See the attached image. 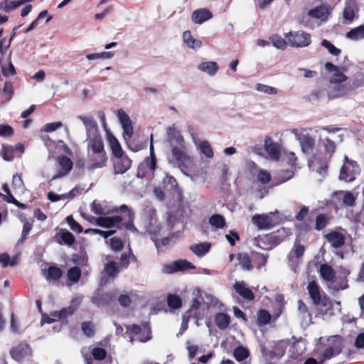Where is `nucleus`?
<instances>
[{"label": "nucleus", "instance_id": "f257e3e1", "mask_svg": "<svg viewBox=\"0 0 364 364\" xmlns=\"http://www.w3.org/2000/svg\"><path fill=\"white\" fill-rule=\"evenodd\" d=\"M277 214V210L267 214H257L252 218V222L260 230L269 229L279 223Z\"/></svg>", "mask_w": 364, "mask_h": 364}, {"label": "nucleus", "instance_id": "f03ea898", "mask_svg": "<svg viewBox=\"0 0 364 364\" xmlns=\"http://www.w3.org/2000/svg\"><path fill=\"white\" fill-rule=\"evenodd\" d=\"M287 38L290 45L296 48L306 47L311 42L310 34L304 31L289 32L287 34Z\"/></svg>", "mask_w": 364, "mask_h": 364}, {"label": "nucleus", "instance_id": "7ed1b4c3", "mask_svg": "<svg viewBox=\"0 0 364 364\" xmlns=\"http://www.w3.org/2000/svg\"><path fill=\"white\" fill-rule=\"evenodd\" d=\"M307 291L315 305H327V297L323 291H321L319 286L314 282H311L307 286Z\"/></svg>", "mask_w": 364, "mask_h": 364}, {"label": "nucleus", "instance_id": "20e7f679", "mask_svg": "<svg viewBox=\"0 0 364 364\" xmlns=\"http://www.w3.org/2000/svg\"><path fill=\"white\" fill-rule=\"evenodd\" d=\"M81 301L82 299L80 298L73 299L69 306L63 308L60 311L53 312L52 316H54L55 318H48L46 322L49 323H53V321H56L57 318H65L68 316H71L78 308Z\"/></svg>", "mask_w": 364, "mask_h": 364}, {"label": "nucleus", "instance_id": "39448f33", "mask_svg": "<svg viewBox=\"0 0 364 364\" xmlns=\"http://www.w3.org/2000/svg\"><path fill=\"white\" fill-rule=\"evenodd\" d=\"M346 164L341 167L339 178L346 182H351L355 178V173L358 166L355 161H350L347 157L345 158Z\"/></svg>", "mask_w": 364, "mask_h": 364}, {"label": "nucleus", "instance_id": "423d86ee", "mask_svg": "<svg viewBox=\"0 0 364 364\" xmlns=\"http://www.w3.org/2000/svg\"><path fill=\"white\" fill-rule=\"evenodd\" d=\"M107 156L106 151H102V153H90L87 168L90 171L102 168L107 166Z\"/></svg>", "mask_w": 364, "mask_h": 364}, {"label": "nucleus", "instance_id": "0eeeda50", "mask_svg": "<svg viewBox=\"0 0 364 364\" xmlns=\"http://www.w3.org/2000/svg\"><path fill=\"white\" fill-rule=\"evenodd\" d=\"M343 349V342L340 337L335 336L329 340V346L323 351V357L330 359L339 355Z\"/></svg>", "mask_w": 364, "mask_h": 364}, {"label": "nucleus", "instance_id": "6e6552de", "mask_svg": "<svg viewBox=\"0 0 364 364\" xmlns=\"http://www.w3.org/2000/svg\"><path fill=\"white\" fill-rule=\"evenodd\" d=\"M171 154L180 167H189L191 164V158L184 151V146H172Z\"/></svg>", "mask_w": 364, "mask_h": 364}, {"label": "nucleus", "instance_id": "1a4fd4ad", "mask_svg": "<svg viewBox=\"0 0 364 364\" xmlns=\"http://www.w3.org/2000/svg\"><path fill=\"white\" fill-rule=\"evenodd\" d=\"M86 141L87 142V149L90 153H102L105 151L102 138L100 133H96L87 136Z\"/></svg>", "mask_w": 364, "mask_h": 364}, {"label": "nucleus", "instance_id": "9d476101", "mask_svg": "<svg viewBox=\"0 0 364 364\" xmlns=\"http://www.w3.org/2000/svg\"><path fill=\"white\" fill-rule=\"evenodd\" d=\"M114 157L113 165L115 174H123L130 168L132 160L126 154H124L120 156Z\"/></svg>", "mask_w": 364, "mask_h": 364}, {"label": "nucleus", "instance_id": "9b49d317", "mask_svg": "<svg viewBox=\"0 0 364 364\" xmlns=\"http://www.w3.org/2000/svg\"><path fill=\"white\" fill-rule=\"evenodd\" d=\"M264 150L269 158L273 161H278L280 157V146L273 141L269 136H266L264 141Z\"/></svg>", "mask_w": 364, "mask_h": 364}, {"label": "nucleus", "instance_id": "f8f14e48", "mask_svg": "<svg viewBox=\"0 0 364 364\" xmlns=\"http://www.w3.org/2000/svg\"><path fill=\"white\" fill-rule=\"evenodd\" d=\"M118 117L123 128L124 139L127 141L130 139L133 135L132 121L123 109L118 110Z\"/></svg>", "mask_w": 364, "mask_h": 364}, {"label": "nucleus", "instance_id": "ddd939ff", "mask_svg": "<svg viewBox=\"0 0 364 364\" xmlns=\"http://www.w3.org/2000/svg\"><path fill=\"white\" fill-rule=\"evenodd\" d=\"M325 68L328 72L333 73V75L330 78V82L331 84H339L347 80V76L341 73L338 68L333 63H326L325 64Z\"/></svg>", "mask_w": 364, "mask_h": 364}, {"label": "nucleus", "instance_id": "4468645a", "mask_svg": "<svg viewBox=\"0 0 364 364\" xmlns=\"http://www.w3.org/2000/svg\"><path fill=\"white\" fill-rule=\"evenodd\" d=\"M167 140L171 146H182L184 143L183 136L174 125L167 129Z\"/></svg>", "mask_w": 364, "mask_h": 364}, {"label": "nucleus", "instance_id": "2eb2a0df", "mask_svg": "<svg viewBox=\"0 0 364 364\" xmlns=\"http://www.w3.org/2000/svg\"><path fill=\"white\" fill-rule=\"evenodd\" d=\"M326 240L333 248H340L345 244L346 237L343 234L337 231H331L325 235Z\"/></svg>", "mask_w": 364, "mask_h": 364}, {"label": "nucleus", "instance_id": "dca6fc26", "mask_svg": "<svg viewBox=\"0 0 364 364\" xmlns=\"http://www.w3.org/2000/svg\"><path fill=\"white\" fill-rule=\"evenodd\" d=\"M31 354V348L27 343H21L11 350V357L20 361Z\"/></svg>", "mask_w": 364, "mask_h": 364}, {"label": "nucleus", "instance_id": "f3484780", "mask_svg": "<svg viewBox=\"0 0 364 364\" xmlns=\"http://www.w3.org/2000/svg\"><path fill=\"white\" fill-rule=\"evenodd\" d=\"M58 164L63 170L56 173L52 179H56L65 176L73 168L72 161L65 156H61L58 158Z\"/></svg>", "mask_w": 364, "mask_h": 364}, {"label": "nucleus", "instance_id": "a211bd4d", "mask_svg": "<svg viewBox=\"0 0 364 364\" xmlns=\"http://www.w3.org/2000/svg\"><path fill=\"white\" fill-rule=\"evenodd\" d=\"M77 118L82 122L86 129L87 136L99 132L97 123L92 117L79 115Z\"/></svg>", "mask_w": 364, "mask_h": 364}, {"label": "nucleus", "instance_id": "6ab92c4d", "mask_svg": "<svg viewBox=\"0 0 364 364\" xmlns=\"http://www.w3.org/2000/svg\"><path fill=\"white\" fill-rule=\"evenodd\" d=\"M233 288L245 299L252 301L255 299L253 292L247 287L244 282H235Z\"/></svg>", "mask_w": 364, "mask_h": 364}, {"label": "nucleus", "instance_id": "aec40b11", "mask_svg": "<svg viewBox=\"0 0 364 364\" xmlns=\"http://www.w3.org/2000/svg\"><path fill=\"white\" fill-rule=\"evenodd\" d=\"M213 17L212 13L207 9H200L193 11L192 21L197 24H201Z\"/></svg>", "mask_w": 364, "mask_h": 364}, {"label": "nucleus", "instance_id": "412c9836", "mask_svg": "<svg viewBox=\"0 0 364 364\" xmlns=\"http://www.w3.org/2000/svg\"><path fill=\"white\" fill-rule=\"evenodd\" d=\"M357 10V4L354 0H346L343 11V18L348 21H352Z\"/></svg>", "mask_w": 364, "mask_h": 364}, {"label": "nucleus", "instance_id": "4be33fe9", "mask_svg": "<svg viewBox=\"0 0 364 364\" xmlns=\"http://www.w3.org/2000/svg\"><path fill=\"white\" fill-rule=\"evenodd\" d=\"M319 274L321 277L329 284L331 282H333L336 278V272L333 267L327 264H322L320 265Z\"/></svg>", "mask_w": 364, "mask_h": 364}, {"label": "nucleus", "instance_id": "5701e85b", "mask_svg": "<svg viewBox=\"0 0 364 364\" xmlns=\"http://www.w3.org/2000/svg\"><path fill=\"white\" fill-rule=\"evenodd\" d=\"M122 220L123 218L119 215L113 217H100L97 218L96 223L99 226L109 228L114 227L115 224L121 223Z\"/></svg>", "mask_w": 364, "mask_h": 364}, {"label": "nucleus", "instance_id": "b1692460", "mask_svg": "<svg viewBox=\"0 0 364 364\" xmlns=\"http://www.w3.org/2000/svg\"><path fill=\"white\" fill-rule=\"evenodd\" d=\"M335 196L342 198V205L345 207H353L355 204L356 197L350 191H336Z\"/></svg>", "mask_w": 364, "mask_h": 364}, {"label": "nucleus", "instance_id": "393cba45", "mask_svg": "<svg viewBox=\"0 0 364 364\" xmlns=\"http://www.w3.org/2000/svg\"><path fill=\"white\" fill-rule=\"evenodd\" d=\"M299 141L302 151L306 154H311L315 143L314 139L309 134H304L300 137Z\"/></svg>", "mask_w": 364, "mask_h": 364}, {"label": "nucleus", "instance_id": "a878e982", "mask_svg": "<svg viewBox=\"0 0 364 364\" xmlns=\"http://www.w3.org/2000/svg\"><path fill=\"white\" fill-rule=\"evenodd\" d=\"M197 68L210 76H214L219 69L218 63L213 61L202 62L198 65Z\"/></svg>", "mask_w": 364, "mask_h": 364}, {"label": "nucleus", "instance_id": "bb28decb", "mask_svg": "<svg viewBox=\"0 0 364 364\" xmlns=\"http://www.w3.org/2000/svg\"><path fill=\"white\" fill-rule=\"evenodd\" d=\"M211 247V244L208 242H200L190 246V250L196 256L201 257L206 255Z\"/></svg>", "mask_w": 364, "mask_h": 364}, {"label": "nucleus", "instance_id": "cd10ccee", "mask_svg": "<svg viewBox=\"0 0 364 364\" xmlns=\"http://www.w3.org/2000/svg\"><path fill=\"white\" fill-rule=\"evenodd\" d=\"M107 141L114 156H120L124 154L118 140L111 133H107Z\"/></svg>", "mask_w": 364, "mask_h": 364}, {"label": "nucleus", "instance_id": "c85d7f7f", "mask_svg": "<svg viewBox=\"0 0 364 364\" xmlns=\"http://www.w3.org/2000/svg\"><path fill=\"white\" fill-rule=\"evenodd\" d=\"M347 93L345 85L333 84L328 87V96L330 99L338 98Z\"/></svg>", "mask_w": 364, "mask_h": 364}, {"label": "nucleus", "instance_id": "c756f323", "mask_svg": "<svg viewBox=\"0 0 364 364\" xmlns=\"http://www.w3.org/2000/svg\"><path fill=\"white\" fill-rule=\"evenodd\" d=\"M305 247L300 244L299 240L296 239L293 248L288 255L289 261L293 262L294 257L297 259L301 257L304 253Z\"/></svg>", "mask_w": 364, "mask_h": 364}, {"label": "nucleus", "instance_id": "7c9ffc66", "mask_svg": "<svg viewBox=\"0 0 364 364\" xmlns=\"http://www.w3.org/2000/svg\"><path fill=\"white\" fill-rule=\"evenodd\" d=\"M183 41L189 48L198 49L200 48L202 42L200 40L194 38L190 31H186L183 33Z\"/></svg>", "mask_w": 364, "mask_h": 364}, {"label": "nucleus", "instance_id": "2f4dec72", "mask_svg": "<svg viewBox=\"0 0 364 364\" xmlns=\"http://www.w3.org/2000/svg\"><path fill=\"white\" fill-rule=\"evenodd\" d=\"M114 298V294H112L111 293H106L102 295L97 294L94 296L92 298V301L94 304L97 305V306H102L105 304H109Z\"/></svg>", "mask_w": 364, "mask_h": 364}, {"label": "nucleus", "instance_id": "473e14b6", "mask_svg": "<svg viewBox=\"0 0 364 364\" xmlns=\"http://www.w3.org/2000/svg\"><path fill=\"white\" fill-rule=\"evenodd\" d=\"M91 210L96 215H103L109 214L114 212H118V210H107L105 206H104L99 200H95L91 204Z\"/></svg>", "mask_w": 364, "mask_h": 364}, {"label": "nucleus", "instance_id": "72a5a7b5", "mask_svg": "<svg viewBox=\"0 0 364 364\" xmlns=\"http://www.w3.org/2000/svg\"><path fill=\"white\" fill-rule=\"evenodd\" d=\"M238 264L241 266L242 269L245 271H250L252 269V261L247 253L240 252L237 255Z\"/></svg>", "mask_w": 364, "mask_h": 364}, {"label": "nucleus", "instance_id": "f704fd0d", "mask_svg": "<svg viewBox=\"0 0 364 364\" xmlns=\"http://www.w3.org/2000/svg\"><path fill=\"white\" fill-rule=\"evenodd\" d=\"M209 224L215 229H222L226 226L225 219L220 214H214L209 218Z\"/></svg>", "mask_w": 364, "mask_h": 364}, {"label": "nucleus", "instance_id": "c9c22d12", "mask_svg": "<svg viewBox=\"0 0 364 364\" xmlns=\"http://www.w3.org/2000/svg\"><path fill=\"white\" fill-rule=\"evenodd\" d=\"M346 38L351 41H359L364 38V26H360L349 31Z\"/></svg>", "mask_w": 364, "mask_h": 364}, {"label": "nucleus", "instance_id": "e433bc0d", "mask_svg": "<svg viewBox=\"0 0 364 364\" xmlns=\"http://www.w3.org/2000/svg\"><path fill=\"white\" fill-rule=\"evenodd\" d=\"M215 321L218 328L226 329L230 324V317L224 313H218L215 315Z\"/></svg>", "mask_w": 364, "mask_h": 364}, {"label": "nucleus", "instance_id": "4c0bfd02", "mask_svg": "<svg viewBox=\"0 0 364 364\" xmlns=\"http://www.w3.org/2000/svg\"><path fill=\"white\" fill-rule=\"evenodd\" d=\"M331 217L326 214H318L316 218L315 229L321 230L329 223Z\"/></svg>", "mask_w": 364, "mask_h": 364}, {"label": "nucleus", "instance_id": "58836bf2", "mask_svg": "<svg viewBox=\"0 0 364 364\" xmlns=\"http://www.w3.org/2000/svg\"><path fill=\"white\" fill-rule=\"evenodd\" d=\"M328 287L331 290L336 292L340 290L346 289L348 287V281L346 279H343L341 281L336 280V278L333 279V282H331L329 284H328Z\"/></svg>", "mask_w": 364, "mask_h": 364}, {"label": "nucleus", "instance_id": "ea45409f", "mask_svg": "<svg viewBox=\"0 0 364 364\" xmlns=\"http://www.w3.org/2000/svg\"><path fill=\"white\" fill-rule=\"evenodd\" d=\"M308 14L315 18L325 19L327 16V10L323 6H318L309 10Z\"/></svg>", "mask_w": 364, "mask_h": 364}, {"label": "nucleus", "instance_id": "a19ab883", "mask_svg": "<svg viewBox=\"0 0 364 364\" xmlns=\"http://www.w3.org/2000/svg\"><path fill=\"white\" fill-rule=\"evenodd\" d=\"M198 148L200 149L201 153L206 157L209 159H212L213 157V150L208 141L204 140L200 141L198 144Z\"/></svg>", "mask_w": 364, "mask_h": 364}, {"label": "nucleus", "instance_id": "79ce46f5", "mask_svg": "<svg viewBox=\"0 0 364 364\" xmlns=\"http://www.w3.org/2000/svg\"><path fill=\"white\" fill-rule=\"evenodd\" d=\"M146 165L149 168L151 171L155 170L156 166V156L154 154V146L152 143V136H151V144H150V156L146 158L145 160Z\"/></svg>", "mask_w": 364, "mask_h": 364}, {"label": "nucleus", "instance_id": "37998d69", "mask_svg": "<svg viewBox=\"0 0 364 364\" xmlns=\"http://www.w3.org/2000/svg\"><path fill=\"white\" fill-rule=\"evenodd\" d=\"M167 303L168 306L173 309L181 308L182 304L181 298L176 294H169L167 297Z\"/></svg>", "mask_w": 364, "mask_h": 364}, {"label": "nucleus", "instance_id": "c03bdc74", "mask_svg": "<svg viewBox=\"0 0 364 364\" xmlns=\"http://www.w3.org/2000/svg\"><path fill=\"white\" fill-rule=\"evenodd\" d=\"M298 311L304 321H310L311 314L309 313L306 305L301 300H299L298 301Z\"/></svg>", "mask_w": 364, "mask_h": 364}, {"label": "nucleus", "instance_id": "a18cd8bd", "mask_svg": "<svg viewBox=\"0 0 364 364\" xmlns=\"http://www.w3.org/2000/svg\"><path fill=\"white\" fill-rule=\"evenodd\" d=\"M14 148L12 146L3 145L1 156L5 161H11L14 158Z\"/></svg>", "mask_w": 364, "mask_h": 364}, {"label": "nucleus", "instance_id": "49530a36", "mask_svg": "<svg viewBox=\"0 0 364 364\" xmlns=\"http://www.w3.org/2000/svg\"><path fill=\"white\" fill-rule=\"evenodd\" d=\"M273 46L281 50H284L287 47V43L281 36L278 35H273L269 38Z\"/></svg>", "mask_w": 364, "mask_h": 364}, {"label": "nucleus", "instance_id": "de8ad7c7", "mask_svg": "<svg viewBox=\"0 0 364 364\" xmlns=\"http://www.w3.org/2000/svg\"><path fill=\"white\" fill-rule=\"evenodd\" d=\"M81 270L77 267H73L68 271V278L70 281L76 283L79 281Z\"/></svg>", "mask_w": 364, "mask_h": 364}, {"label": "nucleus", "instance_id": "09e8293b", "mask_svg": "<svg viewBox=\"0 0 364 364\" xmlns=\"http://www.w3.org/2000/svg\"><path fill=\"white\" fill-rule=\"evenodd\" d=\"M255 89L260 92L267 95H276L277 93V88L261 83L256 84Z\"/></svg>", "mask_w": 364, "mask_h": 364}, {"label": "nucleus", "instance_id": "8fccbe9b", "mask_svg": "<svg viewBox=\"0 0 364 364\" xmlns=\"http://www.w3.org/2000/svg\"><path fill=\"white\" fill-rule=\"evenodd\" d=\"M104 271L109 277L112 278L115 277L119 272L114 262L107 263L105 267Z\"/></svg>", "mask_w": 364, "mask_h": 364}, {"label": "nucleus", "instance_id": "3c124183", "mask_svg": "<svg viewBox=\"0 0 364 364\" xmlns=\"http://www.w3.org/2000/svg\"><path fill=\"white\" fill-rule=\"evenodd\" d=\"M248 355V350L242 346H239L234 350V357L238 361L244 360Z\"/></svg>", "mask_w": 364, "mask_h": 364}, {"label": "nucleus", "instance_id": "603ef678", "mask_svg": "<svg viewBox=\"0 0 364 364\" xmlns=\"http://www.w3.org/2000/svg\"><path fill=\"white\" fill-rule=\"evenodd\" d=\"M1 69L3 75L5 77L14 75L16 73L15 68L11 61L7 63L1 64Z\"/></svg>", "mask_w": 364, "mask_h": 364}, {"label": "nucleus", "instance_id": "864d4df0", "mask_svg": "<svg viewBox=\"0 0 364 364\" xmlns=\"http://www.w3.org/2000/svg\"><path fill=\"white\" fill-rule=\"evenodd\" d=\"M14 134V129L9 124H0V136L4 138L11 137Z\"/></svg>", "mask_w": 364, "mask_h": 364}, {"label": "nucleus", "instance_id": "5fc2aeb1", "mask_svg": "<svg viewBox=\"0 0 364 364\" xmlns=\"http://www.w3.org/2000/svg\"><path fill=\"white\" fill-rule=\"evenodd\" d=\"M321 44L328 50L329 53L333 55L337 56L341 52L339 48L335 47L329 41L326 39L323 40Z\"/></svg>", "mask_w": 364, "mask_h": 364}, {"label": "nucleus", "instance_id": "6e6d98bb", "mask_svg": "<svg viewBox=\"0 0 364 364\" xmlns=\"http://www.w3.org/2000/svg\"><path fill=\"white\" fill-rule=\"evenodd\" d=\"M322 144L324 146L326 153L331 156L336 149L335 143L328 138L323 139L322 141Z\"/></svg>", "mask_w": 364, "mask_h": 364}, {"label": "nucleus", "instance_id": "4d7b16f0", "mask_svg": "<svg viewBox=\"0 0 364 364\" xmlns=\"http://www.w3.org/2000/svg\"><path fill=\"white\" fill-rule=\"evenodd\" d=\"M176 264L177 272L196 269V267L191 262L186 259L176 260Z\"/></svg>", "mask_w": 364, "mask_h": 364}, {"label": "nucleus", "instance_id": "13d9d810", "mask_svg": "<svg viewBox=\"0 0 364 364\" xmlns=\"http://www.w3.org/2000/svg\"><path fill=\"white\" fill-rule=\"evenodd\" d=\"M271 318V315L269 313L264 310L262 309L258 311L257 314V319L259 324L265 325L267 324Z\"/></svg>", "mask_w": 364, "mask_h": 364}, {"label": "nucleus", "instance_id": "bf43d9fd", "mask_svg": "<svg viewBox=\"0 0 364 364\" xmlns=\"http://www.w3.org/2000/svg\"><path fill=\"white\" fill-rule=\"evenodd\" d=\"M62 277V271L60 268L56 267H50L48 269L47 278L52 279L53 280H58Z\"/></svg>", "mask_w": 364, "mask_h": 364}, {"label": "nucleus", "instance_id": "052dcab7", "mask_svg": "<svg viewBox=\"0 0 364 364\" xmlns=\"http://www.w3.org/2000/svg\"><path fill=\"white\" fill-rule=\"evenodd\" d=\"M254 255V262L257 268H260L264 266L267 263V255H264L259 253H252Z\"/></svg>", "mask_w": 364, "mask_h": 364}, {"label": "nucleus", "instance_id": "680f3d73", "mask_svg": "<svg viewBox=\"0 0 364 364\" xmlns=\"http://www.w3.org/2000/svg\"><path fill=\"white\" fill-rule=\"evenodd\" d=\"M81 328L83 333L89 338L92 337L95 334L94 326L91 322H83Z\"/></svg>", "mask_w": 364, "mask_h": 364}, {"label": "nucleus", "instance_id": "e2e57ef3", "mask_svg": "<svg viewBox=\"0 0 364 364\" xmlns=\"http://www.w3.org/2000/svg\"><path fill=\"white\" fill-rule=\"evenodd\" d=\"M134 213L133 212H129V217L124 216V220L127 219V221L124 224V226L125 228L136 232L138 230L134 225Z\"/></svg>", "mask_w": 364, "mask_h": 364}, {"label": "nucleus", "instance_id": "0e129e2a", "mask_svg": "<svg viewBox=\"0 0 364 364\" xmlns=\"http://www.w3.org/2000/svg\"><path fill=\"white\" fill-rule=\"evenodd\" d=\"M67 223H68L70 228L74 232L80 233L82 231V228L81 225L74 220L72 215H69L66 218Z\"/></svg>", "mask_w": 364, "mask_h": 364}, {"label": "nucleus", "instance_id": "69168bd1", "mask_svg": "<svg viewBox=\"0 0 364 364\" xmlns=\"http://www.w3.org/2000/svg\"><path fill=\"white\" fill-rule=\"evenodd\" d=\"M2 92L7 96V101L11 100L14 92L13 83L11 81L5 82Z\"/></svg>", "mask_w": 364, "mask_h": 364}, {"label": "nucleus", "instance_id": "338daca9", "mask_svg": "<svg viewBox=\"0 0 364 364\" xmlns=\"http://www.w3.org/2000/svg\"><path fill=\"white\" fill-rule=\"evenodd\" d=\"M316 166L317 161L316 159L309 161V166L313 169H316V171L318 172L320 174H324L326 173L328 166L326 161H323L319 168H317Z\"/></svg>", "mask_w": 364, "mask_h": 364}, {"label": "nucleus", "instance_id": "774afa93", "mask_svg": "<svg viewBox=\"0 0 364 364\" xmlns=\"http://www.w3.org/2000/svg\"><path fill=\"white\" fill-rule=\"evenodd\" d=\"M61 240L64 244L72 245L75 242L74 235L69 231H63L60 234Z\"/></svg>", "mask_w": 364, "mask_h": 364}]
</instances>
